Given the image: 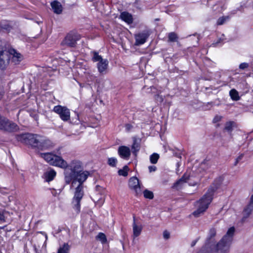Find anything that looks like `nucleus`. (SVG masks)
<instances>
[{"mask_svg":"<svg viewBox=\"0 0 253 253\" xmlns=\"http://www.w3.org/2000/svg\"><path fill=\"white\" fill-rule=\"evenodd\" d=\"M128 169V167L127 166H125L123 169L119 170L118 173L120 175L126 176L127 175Z\"/></svg>","mask_w":253,"mask_h":253,"instance_id":"nucleus-27","label":"nucleus"},{"mask_svg":"<svg viewBox=\"0 0 253 253\" xmlns=\"http://www.w3.org/2000/svg\"><path fill=\"white\" fill-rule=\"evenodd\" d=\"M213 192L214 190L212 188L209 189L202 198L197 202V209L193 212V215L198 217L206 211L212 200Z\"/></svg>","mask_w":253,"mask_h":253,"instance_id":"nucleus-3","label":"nucleus"},{"mask_svg":"<svg viewBox=\"0 0 253 253\" xmlns=\"http://www.w3.org/2000/svg\"><path fill=\"white\" fill-rule=\"evenodd\" d=\"M2 96H3V93L2 92H0V100L2 98Z\"/></svg>","mask_w":253,"mask_h":253,"instance_id":"nucleus-46","label":"nucleus"},{"mask_svg":"<svg viewBox=\"0 0 253 253\" xmlns=\"http://www.w3.org/2000/svg\"><path fill=\"white\" fill-rule=\"evenodd\" d=\"M253 211V207L252 208L249 205H248V206L245 208L244 210L243 214V216L242 218V221H244L251 214L252 211Z\"/></svg>","mask_w":253,"mask_h":253,"instance_id":"nucleus-23","label":"nucleus"},{"mask_svg":"<svg viewBox=\"0 0 253 253\" xmlns=\"http://www.w3.org/2000/svg\"><path fill=\"white\" fill-rule=\"evenodd\" d=\"M216 230L214 228H211L209 231V236L207 238L206 244L197 253H212L215 247L214 237Z\"/></svg>","mask_w":253,"mask_h":253,"instance_id":"nucleus-5","label":"nucleus"},{"mask_svg":"<svg viewBox=\"0 0 253 253\" xmlns=\"http://www.w3.org/2000/svg\"><path fill=\"white\" fill-rule=\"evenodd\" d=\"M40 156L50 165L64 169L65 181L67 184L72 182L71 186L73 187L78 182L72 204L74 208L79 212L80 210V201L84 196L83 183L86 180L89 172L83 171L82 163L79 161H73L68 165L61 157L51 153H41Z\"/></svg>","mask_w":253,"mask_h":253,"instance_id":"nucleus-1","label":"nucleus"},{"mask_svg":"<svg viewBox=\"0 0 253 253\" xmlns=\"http://www.w3.org/2000/svg\"><path fill=\"white\" fill-rule=\"evenodd\" d=\"M156 100L158 102L162 103L164 101V98L162 95L159 94L157 95L155 97Z\"/></svg>","mask_w":253,"mask_h":253,"instance_id":"nucleus-36","label":"nucleus"},{"mask_svg":"<svg viewBox=\"0 0 253 253\" xmlns=\"http://www.w3.org/2000/svg\"><path fill=\"white\" fill-rule=\"evenodd\" d=\"M7 50L8 51L9 56L11 57V62L15 65L19 64L23 60V56L20 53L17 52L14 49H7Z\"/></svg>","mask_w":253,"mask_h":253,"instance_id":"nucleus-11","label":"nucleus"},{"mask_svg":"<svg viewBox=\"0 0 253 253\" xmlns=\"http://www.w3.org/2000/svg\"><path fill=\"white\" fill-rule=\"evenodd\" d=\"M0 27L1 29H3L8 32L12 29V26L8 23H1L0 24Z\"/></svg>","mask_w":253,"mask_h":253,"instance_id":"nucleus-30","label":"nucleus"},{"mask_svg":"<svg viewBox=\"0 0 253 253\" xmlns=\"http://www.w3.org/2000/svg\"><path fill=\"white\" fill-rule=\"evenodd\" d=\"M53 111L59 115L62 121L67 122L70 120V110L67 107L61 105L55 106Z\"/></svg>","mask_w":253,"mask_h":253,"instance_id":"nucleus-8","label":"nucleus"},{"mask_svg":"<svg viewBox=\"0 0 253 253\" xmlns=\"http://www.w3.org/2000/svg\"><path fill=\"white\" fill-rule=\"evenodd\" d=\"M135 217H133V235L134 237H138L141 232L142 227L141 225H137L135 223Z\"/></svg>","mask_w":253,"mask_h":253,"instance_id":"nucleus-18","label":"nucleus"},{"mask_svg":"<svg viewBox=\"0 0 253 253\" xmlns=\"http://www.w3.org/2000/svg\"><path fill=\"white\" fill-rule=\"evenodd\" d=\"M128 185L131 189L134 191L136 196L141 193L139 181L137 177H132L130 178L128 181Z\"/></svg>","mask_w":253,"mask_h":253,"instance_id":"nucleus-10","label":"nucleus"},{"mask_svg":"<svg viewBox=\"0 0 253 253\" xmlns=\"http://www.w3.org/2000/svg\"><path fill=\"white\" fill-rule=\"evenodd\" d=\"M117 160L114 158H110L108 160V164L111 167H115Z\"/></svg>","mask_w":253,"mask_h":253,"instance_id":"nucleus-35","label":"nucleus"},{"mask_svg":"<svg viewBox=\"0 0 253 253\" xmlns=\"http://www.w3.org/2000/svg\"><path fill=\"white\" fill-rule=\"evenodd\" d=\"M69 250V246L67 244H64V245L60 247L58 251V253H68Z\"/></svg>","mask_w":253,"mask_h":253,"instance_id":"nucleus-32","label":"nucleus"},{"mask_svg":"<svg viewBox=\"0 0 253 253\" xmlns=\"http://www.w3.org/2000/svg\"><path fill=\"white\" fill-rule=\"evenodd\" d=\"M41 135L32 133H24L16 135L18 141L23 143L30 145L34 147H39Z\"/></svg>","mask_w":253,"mask_h":253,"instance_id":"nucleus-4","label":"nucleus"},{"mask_svg":"<svg viewBox=\"0 0 253 253\" xmlns=\"http://www.w3.org/2000/svg\"><path fill=\"white\" fill-rule=\"evenodd\" d=\"M229 16H222L219 18L217 21V25H221L223 24L227 20L229 19Z\"/></svg>","mask_w":253,"mask_h":253,"instance_id":"nucleus-33","label":"nucleus"},{"mask_svg":"<svg viewBox=\"0 0 253 253\" xmlns=\"http://www.w3.org/2000/svg\"><path fill=\"white\" fill-rule=\"evenodd\" d=\"M248 67L249 65L248 63H242L239 66L240 69L242 70L247 68Z\"/></svg>","mask_w":253,"mask_h":253,"instance_id":"nucleus-38","label":"nucleus"},{"mask_svg":"<svg viewBox=\"0 0 253 253\" xmlns=\"http://www.w3.org/2000/svg\"><path fill=\"white\" fill-rule=\"evenodd\" d=\"M230 97L231 99L235 101H238L240 99V96H239V93L238 91L235 89H232L229 92Z\"/></svg>","mask_w":253,"mask_h":253,"instance_id":"nucleus-24","label":"nucleus"},{"mask_svg":"<svg viewBox=\"0 0 253 253\" xmlns=\"http://www.w3.org/2000/svg\"><path fill=\"white\" fill-rule=\"evenodd\" d=\"M159 158V154L157 153H153L150 157V160L152 164H155L157 163Z\"/></svg>","mask_w":253,"mask_h":253,"instance_id":"nucleus-28","label":"nucleus"},{"mask_svg":"<svg viewBox=\"0 0 253 253\" xmlns=\"http://www.w3.org/2000/svg\"><path fill=\"white\" fill-rule=\"evenodd\" d=\"M55 175L56 172L53 169H50L44 174V178L45 180L48 182L52 180Z\"/></svg>","mask_w":253,"mask_h":253,"instance_id":"nucleus-21","label":"nucleus"},{"mask_svg":"<svg viewBox=\"0 0 253 253\" xmlns=\"http://www.w3.org/2000/svg\"><path fill=\"white\" fill-rule=\"evenodd\" d=\"M120 17L122 20L128 24L132 23L133 19L132 15L127 12H123L121 13Z\"/></svg>","mask_w":253,"mask_h":253,"instance_id":"nucleus-20","label":"nucleus"},{"mask_svg":"<svg viewBox=\"0 0 253 253\" xmlns=\"http://www.w3.org/2000/svg\"><path fill=\"white\" fill-rule=\"evenodd\" d=\"M40 142L39 145V149L41 150H45L52 148L54 146L53 143L49 139H46L44 137L41 136Z\"/></svg>","mask_w":253,"mask_h":253,"instance_id":"nucleus-13","label":"nucleus"},{"mask_svg":"<svg viewBox=\"0 0 253 253\" xmlns=\"http://www.w3.org/2000/svg\"><path fill=\"white\" fill-rule=\"evenodd\" d=\"M234 124V122L230 121V122H227L225 124V129H226V130H227L228 131H232V127L233 126Z\"/></svg>","mask_w":253,"mask_h":253,"instance_id":"nucleus-34","label":"nucleus"},{"mask_svg":"<svg viewBox=\"0 0 253 253\" xmlns=\"http://www.w3.org/2000/svg\"><path fill=\"white\" fill-rule=\"evenodd\" d=\"M126 128L128 130L131 128L132 126L129 124H127L126 125Z\"/></svg>","mask_w":253,"mask_h":253,"instance_id":"nucleus-44","label":"nucleus"},{"mask_svg":"<svg viewBox=\"0 0 253 253\" xmlns=\"http://www.w3.org/2000/svg\"><path fill=\"white\" fill-rule=\"evenodd\" d=\"M51 6L54 12L56 14H60L62 11V6L61 4L57 1L55 0L52 2L51 3Z\"/></svg>","mask_w":253,"mask_h":253,"instance_id":"nucleus-17","label":"nucleus"},{"mask_svg":"<svg viewBox=\"0 0 253 253\" xmlns=\"http://www.w3.org/2000/svg\"><path fill=\"white\" fill-rule=\"evenodd\" d=\"M151 88H154V87H153V86H151Z\"/></svg>","mask_w":253,"mask_h":253,"instance_id":"nucleus-48","label":"nucleus"},{"mask_svg":"<svg viewBox=\"0 0 253 253\" xmlns=\"http://www.w3.org/2000/svg\"><path fill=\"white\" fill-rule=\"evenodd\" d=\"M248 205H249L251 207H253V194L252 195L251 197L250 202Z\"/></svg>","mask_w":253,"mask_h":253,"instance_id":"nucleus-42","label":"nucleus"},{"mask_svg":"<svg viewBox=\"0 0 253 253\" xmlns=\"http://www.w3.org/2000/svg\"><path fill=\"white\" fill-rule=\"evenodd\" d=\"M155 20L156 21H158V20H159V19H156Z\"/></svg>","mask_w":253,"mask_h":253,"instance_id":"nucleus-47","label":"nucleus"},{"mask_svg":"<svg viewBox=\"0 0 253 253\" xmlns=\"http://www.w3.org/2000/svg\"><path fill=\"white\" fill-rule=\"evenodd\" d=\"M168 41L169 42H176L178 39L177 35L174 32H171L169 33L168 36Z\"/></svg>","mask_w":253,"mask_h":253,"instance_id":"nucleus-25","label":"nucleus"},{"mask_svg":"<svg viewBox=\"0 0 253 253\" xmlns=\"http://www.w3.org/2000/svg\"><path fill=\"white\" fill-rule=\"evenodd\" d=\"M80 39V35L76 33L71 32L66 36L62 44L70 47H74L76 45V42Z\"/></svg>","mask_w":253,"mask_h":253,"instance_id":"nucleus-9","label":"nucleus"},{"mask_svg":"<svg viewBox=\"0 0 253 253\" xmlns=\"http://www.w3.org/2000/svg\"><path fill=\"white\" fill-rule=\"evenodd\" d=\"M235 231L234 227H230L220 241L215 244L213 252L215 251L216 253H228Z\"/></svg>","mask_w":253,"mask_h":253,"instance_id":"nucleus-2","label":"nucleus"},{"mask_svg":"<svg viewBox=\"0 0 253 253\" xmlns=\"http://www.w3.org/2000/svg\"><path fill=\"white\" fill-rule=\"evenodd\" d=\"M149 171L150 172L155 171L156 170V167L154 166H150L148 167Z\"/></svg>","mask_w":253,"mask_h":253,"instance_id":"nucleus-41","label":"nucleus"},{"mask_svg":"<svg viewBox=\"0 0 253 253\" xmlns=\"http://www.w3.org/2000/svg\"><path fill=\"white\" fill-rule=\"evenodd\" d=\"M96 238L100 241L102 244H105L107 242L106 236L103 233H99L96 237Z\"/></svg>","mask_w":253,"mask_h":253,"instance_id":"nucleus-26","label":"nucleus"},{"mask_svg":"<svg viewBox=\"0 0 253 253\" xmlns=\"http://www.w3.org/2000/svg\"><path fill=\"white\" fill-rule=\"evenodd\" d=\"M118 153L123 159H128L130 155V150L128 147L121 146L119 147Z\"/></svg>","mask_w":253,"mask_h":253,"instance_id":"nucleus-14","label":"nucleus"},{"mask_svg":"<svg viewBox=\"0 0 253 253\" xmlns=\"http://www.w3.org/2000/svg\"><path fill=\"white\" fill-rule=\"evenodd\" d=\"M11 57L6 47L0 46V68L4 70L9 63Z\"/></svg>","mask_w":253,"mask_h":253,"instance_id":"nucleus-7","label":"nucleus"},{"mask_svg":"<svg viewBox=\"0 0 253 253\" xmlns=\"http://www.w3.org/2000/svg\"><path fill=\"white\" fill-rule=\"evenodd\" d=\"M244 155L243 154H241L236 159L235 162L234 163V166H236L238 163L243 158Z\"/></svg>","mask_w":253,"mask_h":253,"instance_id":"nucleus-37","label":"nucleus"},{"mask_svg":"<svg viewBox=\"0 0 253 253\" xmlns=\"http://www.w3.org/2000/svg\"><path fill=\"white\" fill-rule=\"evenodd\" d=\"M163 236L165 239H168L170 237V234L168 231H165L163 233Z\"/></svg>","mask_w":253,"mask_h":253,"instance_id":"nucleus-40","label":"nucleus"},{"mask_svg":"<svg viewBox=\"0 0 253 253\" xmlns=\"http://www.w3.org/2000/svg\"><path fill=\"white\" fill-rule=\"evenodd\" d=\"M149 34L146 32L138 33L135 35V45H139L144 43L147 38H148Z\"/></svg>","mask_w":253,"mask_h":253,"instance_id":"nucleus-12","label":"nucleus"},{"mask_svg":"<svg viewBox=\"0 0 253 253\" xmlns=\"http://www.w3.org/2000/svg\"><path fill=\"white\" fill-rule=\"evenodd\" d=\"M91 54L93 55L92 61L93 62H98L97 63V68L99 72L100 73H103L107 69L108 65V60L107 59H103L101 56L99 55L96 51H92Z\"/></svg>","mask_w":253,"mask_h":253,"instance_id":"nucleus-6","label":"nucleus"},{"mask_svg":"<svg viewBox=\"0 0 253 253\" xmlns=\"http://www.w3.org/2000/svg\"><path fill=\"white\" fill-rule=\"evenodd\" d=\"M7 121V119L6 118L1 116L0 115V129L2 130L3 129L4 126H5V125L6 123V122Z\"/></svg>","mask_w":253,"mask_h":253,"instance_id":"nucleus-31","label":"nucleus"},{"mask_svg":"<svg viewBox=\"0 0 253 253\" xmlns=\"http://www.w3.org/2000/svg\"><path fill=\"white\" fill-rule=\"evenodd\" d=\"M144 196L145 198L152 199L154 198V195L152 191L148 190H145L143 192Z\"/></svg>","mask_w":253,"mask_h":253,"instance_id":"nucleus-29","label":"nucleus"},{"mask_svg":"<svg viewBox=\"0 0 253 253\" xmlns=\"http://www.w3.org/2000/svg\"><path fill=\"white\" fill-rule=\"evenodd\" d=\"M198 240H199V238H197L196 240H193L191 244V247H193L196 245V244L197 242V241H198Z\"/></svg>","mask_w":253,"mask_h":253,"instance_id":"nucleus-43","label":"nucleus"},{"mask_svg":"<svg viewBox=\"0 0 253 253\" xmlns=\"http://www.w3.org/2000/svg\"><path fill=\"white\" fill-rule=\"evenodd\" d=\"M189 176L186 175V174H184L181 178L178 179L173 184L172 188L177 190L181 189L182 187L183 184L187 182Z\"/></svg>","mask_w":253,"mask_h":253,"instance_id":"nucleus-16","label":"nucleus"},{"mask_svg":"<svg viewBox=\"0 0 253 253\" xmlns=\"http://www.w3.org/2000/svg\"><path fill=\"white\" fill-rule=\"evenodd\" d=\"M140 147V143L138 141V140L135 137H133V144L131 146V149L132 151V153L135 155H136V153L139 150Z\"/></svg>","mask_w":253,"mask_h":253,"instance_id":"nucleus-22","label":"nucleus"},{"mask_svg":"<svg viewBox=\"0 0 253 253\" xmlns=\"http://www.w3.org/2000/svg\"><path fill=\"white\" fill-rule=\"evenodd\" d=\"M4 219V215L1 212H0V220Z\"/></svg>","mask_w":253,"mask_h":253,"instance_id":"nucleus-45","label":"nucleus"},{"mask_svg":"<svg viewBox=\"0 0 253 253\" xmlns=\"http://www.w3.org/2000/svg\"><path fill=\"white\" fill-rule=\"evenodd\" d=\"M19 129L18 126L14 123L7 119L6 123L2 130L12 132L17 131Z\"/></svg>","mask_w":253,"mask_h":253,"instance_id":"nucleus-15","label":"nucleus"},{"mask_svg":"<svg viewBox=\"0 0 253 253\" xmlns=\"http://www.w3.org/2000/svg\"><path fill=\"white\" fill-rule=\"evenodd\" d=\"M92 200L96 204L99 205V207L101 206L104 201V197L99 193L93 196Z\"/></svg>","mask_w":253,"mask_h":253,"instance_id":"nucleus-19","label":"nucleus"},{"mask_svg":"<svg viewBox=\"0 0 253 253\" xmlns=\"http://www.w3.org/2000/svg\"><path fill=\"white\" fill-rule=\"evenodd\" d=\"M222 119V117L221 116H216L213 120V122L214 123H216L218 122H219Z\"/></svg>","mask_w":253,"mask_h":253,"instance_id":"nucleus-39","label":"nucleus"}]
</instances>
